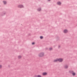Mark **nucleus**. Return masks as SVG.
I'll list each match as a JSON object with an SVG mask.
<instances>
[{"label": "nucleus", "mask_w": 77, "mask_h": 77, "mask_svg": "<svg viewBox=\"0 0 77 77\" xmlns=\"http://www.w3.org/2000/svg\"><path fill=\"white\" fill-rule=\"evenodd\" d=\"M2 68V65H0V69Z\"/></svg>", "instance_id": "4468645a"}, {"label": "nucleus", "mask_w": 77, "mask_h": 77, "mask_svg": "<svg viewBox=\"0 0 77 77\" xmlns=\"http://www.w3.org/2000/svg\"><path fill=\"white\" fill-rule=\"evenodd\" d=\"M58 60L59 62H62L63 61V60L62 58H59L58 59Z\"/></svg>", "instance_id": "7ed1b4c3"}, {"label": "nucleus", "mask_w": 77, "mask_h": 77, "mask_svg": "<svg viewBox=\"0 0 77 77\" xmlns=\"http://www.w3.org/2000/svg\"><path fill=\"white\" fill-rule=\"evenodd\" d=\"M57 61H58V59H57L54 60L53 62H57Z\"/></svg>", "instance_id": "0eeeda50"}, {"label": "nucleus", "mask_w": 77, "mask_h": 77, "mask_svg": "<svg viewBox=\"0 0 77 77\" xmlns=\"http://www.w3.org/2000/svg\"><path fill=\"white\" fill-rule=\"evenodd\" d=\"M34 77H38V76L36 75H35V76H34Z\"/></svg>", "instance_id": "dca6fc26"}, {"label": "nucleus", "mask_w": 77, "mask_h": 77, "mask_svg": "<svg viewBox=\"0 0 77 77\" xmlns=\"http://www.w3.org/2000/svg\"><path fill=\"white\" fill-rule=\"evenodd\" d=\"M52 49V48H50L49 49V50H50V51Z\"/></svg>", "instance_id": "9b49d317"}, {"label": "nucleus", "mask_w": 77, "mask_h": 77, "mask_svg": "<svg viewBox=\"0 0 77 77\" xmlns=\"http://www.w3.org/2000/svg\"><path fill=\"white\" fill-rule=\"evenodd\" d=\"M44 53L43 52H41L38 54V57H42V56H44Z\"/></svg>", "instance_id": "f257e3e1"}, {"label": "nucleus", "mask_w": 77, "mask_h": 77, "mask_svg": "<svg viewBox=\"0 0 77 77\" xmlns=\"http://www.w3.org/2000/svg\"><path fill=\"white\" fill-rule=\"evenodd\" d=\"M68 67V66L66 65L64 66L65 68H67Z\"/></svg>", "instance_id": "9d476101"}, {"label": "nucleus", "mask_w": 77, "mask_h": 77, "mask_svg": "<svg viewBox=\"0 0 77 77\" xmlns=\"http://www.w3.org/2000/svg\"><path fill=\"white\" fill-rule=\"evenodd\" d=\"M40 39H42V38H43V37H42V36H41L40 37Z\"/></svg>", "instance_id": "2eb2a0df"}, {"label": "nucleus", "mask_w": 77, "mask_h": 77, "mask_svg": "<svg viewBox=\"0 0 77 77\" xmlns=\"http://www.w3.org/2000/svg\"><path fill=\"white\" fill-rule=\"evenodd\" d=\"M18 8H23V5H19L18 6Z\"/></svg>", "instance_id": "39448f33"}, {"label": "nucleus", "mask_w": 77, "mask_h": 77, "mask_svg": "<svg viewBox=\"0 0 77 77\" xmlns=\"http://www.w3.org/2000/svg\"><path fill=\"white\" fill-rule=\"evenodd\" d=\"M48 1H50V0H48Z\"/></svg>", "instance_id": "6ab92c4d"}, {"label": "nucleus", "mask_w": 77, "mask_h": 77, "mask_svg": "<svg viewBox=\"0 0 77 77\" xmlns=\"http://www.w3.org/2000/svg\"><path fill=\"white\" fill-rule=\"evenodd\" d=\"M32 45H34V44H35V42H32Z\"/></svg>", "instance_id": "f3484780"}, {"label": "nucleus", "mask_w": 77, "mask_h": 77, "mask_svg": "<svg viewBox=\"0 0 77 77\" xmlns=\"http://www.w3.org/2000/svg\"><path fill=\"white\" fill-rule=\"evenodd\" d=\"M37 77H42V76H41V75H37Z\"/></svg>", "instance_id": "ddd939ff"}, {"label": "nucleus", "mask_w": 77, "mask_h": 77, "mask_svg": "<svg viewBox=\"0 0 77 77\" xmlns=\"http://www.w3.org/2000/svg\"><path fill=\"white\" fill-rule=\"evenodd\" d=\"M3 2L4 5H5V4H6V1H3Z\"/></svg>", "instance_id": "f8f14e48"}, {"label": "nucleus", "mask_w": 77, "mask_h": 77, "mask_svg": "<svg viewBox=\"0 0 77 77\" xmlns=\"http://www.w3.org/2000/svg\"><path fill=\"white\" fill-rule=\"evenodd\" d=\"M21 57H22V56L20 55H19L17 57V58L18 59H21Z\"/></svg>", "instance_id": "423d86ee"}, {"label": "nucleus", "mask_w": 77, "mask_h": 77, "mask_svg": "<svg viewBox=\"0 0 77 77\" xmlns=\"http://www.w3.org/2000/svg\"><path fill=\"white\" fill-rule=\"evenodd\" d=\"M69 72H70V73L72 74V75H73V76L75 75V73L74 72V71H69Z\"/></svg>", "instance_id": "f03ea898"}, {"label": "nucleus", "mask_w": 77, "mask_h": 77, "mask_svg": "<svg viewBox=\"0 0 77 77\" xmlns=\"http://www.w3.org/2000/svg\"><path fill=\"white\" fill-rule=\"evenodd\" d=\"M42 75H47V72H44L42 73Z\"/></svg>", "instance_id": "20e7f679"}, {"label": "nucleus", "mask_w": 77, "mask_h": 77, "mask_svg": "<svg viewBox=\"0 0 77 77\" xmlns=\"http://www.w3.org/2000/svg\"><path fill=\"white\" fill-rule=\"evenodd\" d=\"M59 48L60 47V46H59Z\"/></svg>", "instance_id": "aec40b11"}, {"label": "nucleus", "mask_w": 77, "mask_h": 77, "mask_svg": "<svg viewBox=\"0 0 77 77\" xmlns=\"http://www.w3.org/2000/svg\"><path fill=\"white\" fill-rule=\"evenodd\" d=\"M41 8H39V10H38V11H41Z\"/></svg>", "instance_id": "a211bd4d"}, {"label": "nucleus", "mask_w": 77, "mask_h": 77, "mask_svg": "<svg viewBox=\"0 0 77 77\" xmlns=\"http://www.w3.org/2000/svg\"><path fill=\"white\" fill-rule=\"evenodd\" d=\"M63 32L65 33H67V32H68V30L66 29H65L63 31Z\"/></svg>", "instance_id": "6e6552de"}, {"label": "nucleus", "mask_w": 77, "mask_h": 77, "mask_svg": "<svg viewBox=\"0 0 77 77\" xmlns=\"http://www.w3.org/2000/svg\"><path fill=\"white\" fill-rule=\"evenodd\" d=\"M57 5H60L61 4V3L60 2H57Z\"/></svg>", "instance_id": "1a4fd4ad"}]
</instances>
